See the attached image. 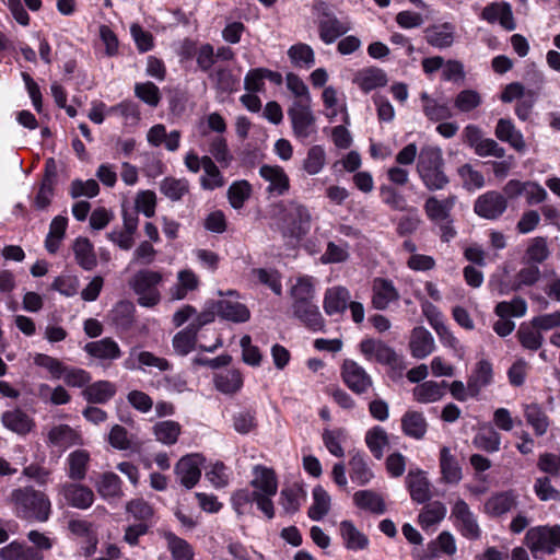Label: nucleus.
<instances>
[{"mask_svg":"<svg viewBox=\"0 0 560 560\" xmlns=\"http://www.w3.org/2000/svg\"><path fill=\"white\" fill-rule=\"evenodd\" d=\"M417 173L423 186L430 191L443 190L450 184L441 148L424 145L417 159Z\"/></svg>","mask_w":560,"mask_h":560,"instance_id":"obj_1","label":"nucleus"},{"mask_svg":"<svg viewBox=\"0 0 560 560\" xmlns=\"http://www.w3.org/2000/svg\"><path fill=\"white\" fill-rule=\"evenodd\" d=\"M11 501L16 514L25 520L46 522L50 515L48 497L32 487L19 488L12 491Z\"/></svg>","mask_w":560,"mask_h":560,"instance_id":"obj_2","label":"nucleus"},{"mask_svg":"<svg viewBox=\"0 0 560 560\" xmlns=\"http://www.w3.org/2000/svg\"><path fill=\"white\" fill-rule=\"evenodd\" d=\"M525 544L535 559H542L560 549V525L530 527L525 535Z\"/></svg>","mask_w":560,"mask_h":560,"instance_id":"obj_3","label":"nucleus"},{"mask_svg":"<svg viewBox=\"0 0 560 560\" xmlns=\"http://www.w3.org/2000/svg\"><path fill=\"white\" fill-rule=\"evenodd\" d=\"M312 215L308 209L295 201H289L282 209L280 230L285 238L302 240L311 230Z\"/></svg>","mask_w":560,"mask_h":560,"instance_id":"obj_4","label":"nucleus"},{"mask_svg":"<svg viewBox=\"0 0 560 560\" xmlns=\"http://www.w3.org/2000/svg\"><path fill=\"white\" fill-rule=\"evenodd\" d=\"M163 276L159 271L149 269L140 270L130 279L129 284L139 296L138 303L145 307L156 305L161 295L158 285L162 282Z\"/></svg>","mask_w":560,"mask_h":560,"instance_id":"obj_5","label":"nucleus"},{"mask_svg":"<svg viewBox=\"0 0 560 560\" xmlns=\"http://www.w3.org/2000/svg\"><path fill=\"white\" fill-rule=\"evenodd\" d=\"M450 520L455 529L467 540L475 541L481 538L482 530L477 516L465 500L459 498L455 501L451 510Z\"/></svg>","mask_w":560,"mask_h":560,"instance_id":"obj_6","label":"nucleus"},{"mask_svg":"<svg viewBox=\"0 0 560 560\" xmlns=\"http://www.w3.org/2000/svg\"><path fill=\"white\" fill-rule=\"evenodd\" d=\"M508 209L505 196L497 190H488L474 202V212L486 220H498Z\"/></svg>","mask_w":560,"mask_h":560,"instance_id":"obj_7","label":"nucleus"},{"mask_svg":"<svg viewBox=\"0 0 560 560\" xmlns=\"http://www.w3.org/2000/svg\"><path fill=\"white\" fill-rule=\"evenodd\" d=\"M310 103L294 102L288 110L294 135L300 139H306L315 131V116L311 110Z\"/></svg>","mask_w":560,"mask_h":560,"instance_id":"obj_8","label":"nucleus"},{"mask_svg":"<svg viewBox=\"0 0 560 560\" xmlns=\"http://www.w3.org/2000/svg\"><path fill=\"white\" fill-rule=\"evenodd\" d=\"M457 201V196L450 194L444 199H439L436 196H430L425 199L423 210L428 219L432 222H446L453 223L452 210Z\"/></svg>","mask_w":560,"mask_h":560,"instance_id":"obj_9","label":"nucleus"},{"mask_svg":"<svg viewBox=\"0 0 560 560\" xmlns=\"http://www.w3.org/2000/svg\"><path fill=\"white\" fill-rule=\"evenodd\" d=\"M58 493L68 505L80 510L90 508L94 502L93 491L81 483L65 482L59 486Z\"/></svg>","mask_w":560,"mask_h":560,"instance_id":"obj_10","label":"nucleus"},{"mask_svg":"<svg viewBox=\"0 0 560 560\" xmlns=\"http://www.w3.org/2000/svg\"><path fill=\"white\" fill-rule=\"evenodd\" d=\"M203 460L200 454H189L182 457L175 465V474L179 478L180 485L186 489H191L198 483L201 477L199 466Z\"/></svg>","mask_w":560,"mask_h":560,"instance_id":"obj_11","label":"nucleus"},{"mask_svg":"<svg viewBox=\"0 0 560 560\" xmlns=\"http://www.w3.org/2000/svg\"><path fill=\"white\" fill-rule=\"evenodd\" d=\"M480 19L490 24L499 22L506 31L516 28L512 7L506 1H495L487 4L481 11Z\"/></svg>","mask_w":560,"mask_h":560,"instance_id":"obj_12","label":"nucleus"},{"mask_svg":"<svg viewBox=\"0 0 560 560\" xmlns=\"http://www.w3.org/2000/svg\"><path fill=\"white\" fill-rule=\"evenodd\" d=\"M492 363L487 359L479 360L467 380V390L470 397L477 398L482 388L493 383Z\"/></svg>","mask_w":560,"mask_h":560,"instance_id":"obj_13","label":"nucleus"},{"mask_svg":"<svg viewBox=\"0 0 560 560\" xmlns=\"http://www.w3.org/2000/svg\"><path fill=\"white\" fill-rule=\"evenodd\" d=\"M406 487L413 502L424 504L431 500V483L422 469L409 470Z\"/></svg>","mask_w":560,"mask_h":560,"instance_id":"obj_14","label":"nucleus"},{"mask_svg":"<svg viewBox=\"0 0 560 560\" xmlns=\"http://www.w3.org/2000/svg\"><path fill=\"white\" fill-rule=\"evenodd\" d=\"M342 378L347 386L357 394L364 393L372 384L365 371L351 360H346L342 365Z\"/></svg>","mask_w":560,"mask_h":560,"instance_id":"obj_15","label":"nucleus"},{"mask_svg":"<svg viewBox=\"0 0 560 560\" xmlns=\"http://www.w3.org/2000/svg\"><path fill=\"white\" fill-rule=\"evenodd\" d=\"M516 495L512 490H508L497 492L488 498L485 502L483 509L488 516L497 518L506 514L512 509L516 508Z\"/></svg>","mask_w":560,"mask_h":560,"instance_id":"obj_16","label":"nucleus"},{"mask_svg":"<svg viewBox=\"0 0 560 560\" xmlns=\"http://www.w3.org/2000/svg\"><path fill=\"white\" fill-rule=\"evenodd\" d=\"M260 176L269 182L268 191L281 196L290 188V179L281 166L262 165L259 168Z\"/></svg>","mask_w":560,"mask_h":560,"instance_id":"obj_17","label":"nucleus"},{"mask_svg":"<svg viewBox=\"0 0 560 560\" xmlns=\"http://www.w3.org/2000/svg\"><path fill=\"white\" fill-rule=\"evenodd\" d=\"M351 295L345 287H332L326 290L324 296V311L327 315L343 313L350 302Z\"/></svg>","mask_w":560,"mask_h":560,"instance_id":"obj_18","label":"nucleus"},{"mask_svg":"<svg viewBox=\"0 0 560 560\" xmlns=\"http://www.w3.org/2000/svg\"><path fill=\"white\" fill-rule=\"evenodd\" d=\"M411 355L424 359L434 350V339L431 332L422 326L415 327L409 341Z\"/></svg>","mask_w":560,"mask_h":560,"instance_id":"obj_19","label":"nucleus"},{"mask_svg":"<svg viewBox=\"0 0 560 560\" xmlns=\"http://www.w3.org/2000/svg\"><path fill=\"white\" fill-rule=\"evenodd\" d=\"M427 43L435 48H448L454 43V26L445 22L439 25H430L424 30Z\"/></svg>","mask_w":560,"mask_h":560,"instance_id":"obj_20","label":"nucleus"},{"mask_svg":"<svg viewBox=\"0 0 560 560\" xmlns=\"http://www.w3.org/2000/svg\"><path fill=\"white\" fill-rule=\"evenodd\" d=\"M293 315L300 319L307 328L316 331L322 330L325 320L317 307L312 301L299 304H292Z\"/></svg>","mask_w":560,"mask_h":560,"instance_id":"obj_21","label":"nucleus"},{"mask_svg":"<svg viewBox=\"0 0 560 560\" xmlns=\"http://www.w3.org/2000/svg\"><path fill=\"white\" fill-rule=\"evenodd\" d=\"M217 314L233 323H245L250 318V312L245 304L237 301L220 300L215 302Z\"/></svg>","mask_w":560,"mask_h":560,"instance_id":"obj_22","label":"nucleus"},{"mask_svg":"<svg viewBox=\"0 0 560 560\" xmlns=\"http://www.w3.org/2000/svg\"><path fill=\"white\" fill-rule=\"evenodd\" d=\"M84 350L91 357L100 360H116L121 355L118 343L109 337L88 342Z\"/></svg>","mask_w":560,"mask_h":560,"instance_id":"obj_23","label":"nucleus"},{"mask_svg":"<svg viewBox=\"0 0 560 560\" xmlns=\"http://www.w3.org/2000/svg\"><path fill=\"white\" fill-rule=\"evenodd\" d=\"M254 478L250 485L260 493H267L275 495L278 489V481L276 472L271 468H267L261 465H256L253 468Z\"/></svg>","mask_w":560,"mask_h":560,"instance_id":"obj_24","label":"nucleus"},{"mask_svg":"<svg viewBox=\"0 0 560 560\" xmlns=\"http://www.w3.org/2000/svg\"><path fill=\"white\" fill-rule=\"evenodd\" d=\"M350 26L339 21L335 15L324 13L319 21V36L326 44L334 43L338 37L346 34Z\"/></svg>","mask_w":560,"mask_h":560,"instance_id":"obj_25","label":"nucleus"},{"mask_svg":"<svg viewBox=\"0 0 560 560\" xmlns=\"http://www.w3.org/2000/svg\"><path fill=\"white\" fill-rule=\"evenodd\" d=\"M448 386L446 381L438 383L435 381H425L413 388V397L421 404L434 402L444 396V389Z\"/></svg>","mask_w":560,"mask_h":560,"instance_id":"obj_26","label":"nucleus"},{"mask_svg":"<svg viewBox=\"0 0 560 560\" xmlns=\"http://www.w3.org/2000/svg\"><path fill=\"white\" fill-rule=\"evenodd\" d=\"M440 469L442 479L446 483H457L463 477L458 460L446 446L440 451Z\"/></svg>","mask_w":560,"mask_h":560,"instance_id":"obj_27","label":"nucleus"},{"mask_svg":"<svg viewBox=\"0 0 560 560\" xmlns=\"http://www.w3.org/2000/svg\"><path fill=\"white\" fill-rule=\"evenodd\" d=\"M108 443L119 451L140 452L142 443L129 436L126 428L119 424L112 427L108 434Z\"/></svg>","mask_w":560,"mask_h":560,"instance_id":"obj_28","label":"nucleus"},{"mask_svg":"<svg viewBox=\"0 0 560 560\" xmlns=\"http://www.w3.org/2000/svg\"><path fill=\"white\" fill-rule=\"evenodd\" d=\"M167 542V549L173 560H192L195 552L192 547L183 538L168 530H159Z\"/></svg>","mask_w":560,"mask_h":560,"instance_id":"obj_29","label":"nucleus"},{"mask_svg":"<svg viewBox=\"0 0 560 560\" xmlns=\"http://www.w3.org/2000/svg\"><path fill=\"white\" fill-rule=\"evenodd\" d=\"M2 560H43V555L33 547L13 541L0 549Z\"/></svg>","mask_w":560,"mask_h":560,"instance_id":"obj_30","label":"nucleus"},{"mask_svg":"<svg viewBox=\"0 0 560 560\" xmlns=\"http://www.w3.org/2000/svg\"><path fill=\"white\" fill-rule=\"evenodd\" d=\"M423 114L431 121H443L453 117V112L447 103H438L427 92L421 93Z\"/></svg>","mask_w":560,"mask_h":560,"instance_id":"obj_31","label":"nucleus"},{"mask_svg":"<svg viewBox=\"0 0 560 560\" xmlns=\"http://www.w3.org/2000/svg\"><path fill=\"white\" fill-rule=\"evenodd\" d=\"M339 530L347 549H364L369 544L368 537L351 521H342L339 525Z\"/></svg>","mask_w":560,"mask_h":560,"instance_id":"obj_32","label":"nucleus"},{"mask_svg":"<svg viewBox=\"0 0 560 560\" xmlns=\"http://www.w3.org/2000/svg\"><path fill=\"white\" fill-rule=\"evenodd\" d=\"M354 504L373 514H382L385 510L383 497L372 490H360L353 494Z\"/></svg>","mask_w":560,"mask_h":560,"instance_id":"obj_33","label":"nucleus"},{"mask_svg":"<svg viewBox=\"0 0 560 560\" xmlns=\"http://www.w3.org/2000/svg\"><path fill=\"white\" fill-rule=\"evenodd\" d=\"M116 393V387L108 381H98L84 388L82 395L89 402L104 404Z\"/></svg>","mask_w":560,"mask_h":560,"instance_id":"obj_34","label":"nucleus"},{"mask_svg":"<svg viewBox=\"0 0 560 560\" xmlns=\"http://www.w3.org/2000/svg\"><path fill=\"white\" fill-rule=\"evenodd\" d=\"M353 82L368 93L385 84V74L382 69L370 67L360 70L354 75Z\"/></svg>","mask_w":560,"mask_h":560,"instance_id":"obj_35","label":"nucleus"},{"mask_svg":"<svg viewBox=\"0 0 560 560\" xmlns=\"http://www.w3.org/2000/svg\"><path fill=\"white\" fill-rule=\"evenodd\" d=\"M2 423L18 434H26L32 430V419L21 409L8 410L2 415Z\"/></svg>","mask_w":560,"mask_h":560,"instance_id":"obj_36","label":"nucleus"},{"mask_svg":"<svg viewBox=\"0 0 560 560\" xmlns=\"http://www.w3.org/2000/svg\"><path fill=\"white\" fill-rule=\"evenodd\" d=\"M520 345L529 351H537L541 348L544 336L540 329L533 327V324L522 323L516 332Z\"/></svg>","mask_w":560,"mask_h":560,"instance_id":"obj_37","label":"nucleus"},{"mask_svg":"<svg viewBox=\"0 0 560 560\" xmlns=\"http://www.w3.org/2000/svg\"><path fill=\"white\" fill-rule=\"evenodd\" d=\"M524 417L527 423L534 429L536 436L546 434L549 428V418L538 404L526 405Z\"/></svg>","mask_w":560,"mask_h":560,"instance_id":"obj_38","label":"nucleus"},{"mask_svg":"<svg viewBox=\"0 0 560 560\" xmlns=\"http://www.w3.org/2000/svg\"><path fill=\"white\" fill-rule=\"evenodd\" d=\"M77 262L85 270H92L96 264L93 245L86 237H79L73 244Z\"/></svg>","mask_w":560,"mask_h":560,"instance_id":"obj_39","label":"nucleus"},{"mask_svg":"<svg viewBox=\"0 0 560 560\" xmlns=\"http://www.w3.org/2000/svg\"><path fill=\"white\" fill-rule=\"evenodd\" d=\"M446 515V506L441 501L427 502L421 510L418 521L427 529L440 523Z\"/></svg>","mask_w":560,"mask_h":560,"instance_id":"obj_40","label":"nucleus"},{"mask_svg":"<svg viewBox=\"0 0 560 560\" xmlns=\"http://www.w3.org/2000/svg\"><path fill=\"white\" fill-rule=\"evenodd\" d=\"M313 504L310 506L307 515L313 521H320L330 510L331 499L322 486L313 489Z\"/></svg>","mask_w":560,"mask_h":560,"instance_id":"obj_41","label":"nucleus"},{"mask_svg":"<svg viewBox=\"0 0 560 560\" xmlns=\"http://www.w3.org/2000/svg\"><path fill=\"white\" fill-rule=\"evenodd\" d=\"M401 427L406 435L417 440L422 439L427 432V421L417 411L407 412L401 419Z\"/></svg>","mask_w":560,"mask_h":560,"instance_id":"obj_42","label":"nucleus"},{"mask_svg":"<svg viewBox=\"0 0 560 560\" xmlns=\"http://www.w3.org/2000/svg\"><path fill=\"white\" fill-rule=\"evenodd\" d=\"M89 459V454L83 450H77L72 452L68 458L69 478L74 481H80L84 479L88 470Z\"/></svg>","mask_w":560,"mask_h":560,"instance_id":"obj_43","label":"nucleus"},{"mask_svg":"<svg viewBox=\"0 0 560 560\" xmlns=\"http://www.w3.org/2000/svg\"><path fill=\"white\" fill-rule=\"evenodd\" d=\"M427 548L439 557L441 555L453 557L457 551L455 538L447 530L441 532L435 539L428 544Z\"/></svg>","mask_w":560,"mask_h":560,"instance_id":"obj_44","label":"nucleus"},{"mask_svg":"<svg viewBox=\"0 0 560 560\" xmlns=\"http://www.w3.org/2000/svg\"><path fill=\"white\" fill-rule=\"evenodd\" d=\"M214 384L218 390L224 394H233L241 388L243 380L237 370H229L217 374L214 377Z\"/></svg>","mask_w":560,"mask_h":560,"instance_id":"obj_45","label":"nucleus"},{"mask_svg":"<svg viewBox=\"0 0 560 560\" xmlns=\"http://www.w3.org/2000/svg\"><path fill=\"white\" fill-rule=\"evenodd\" d=\"M527 312V303L521 296H515L511 302H499L494 307V313L500 318L522 317Z\"/></svg>","mask_w":560,"mask_h":560,"instance_id":"obj_46","label":"nucleus"},{"mask_svg":"<svg viewBox=\"0 0 560 560\" xmlns=\"http://www.w3.org/2000/svg\"><path fill=\"white\" fill-rule=\"evenodd\" d=\"M197 335L195 329L189 326L178 331L172 340L175 352L179 355L188 354L196 347Z\"/></svg>","mask_w":560,"mask_h":560,"instance_id":"obj_47","label":"nucleus"},{"mask_svg":"<svg viewBox=\"0 0 560 560\" xmlns=\"http://www.w3.org/2000/svg\"><path fill=\"white\" fill-rule=\"evenodd\" d=\"M78 434L68 424L56 425L48 432V441L59 447H68L77 443Z\"/></svg>","mask_w":560,"mask_h":560,"instance_id":"obj_48","label":"nucleus"},{"mask_svg":"<svg viewBox=\"0 0 560 560\" xmlns=\"http://www.w3.org/2000/svg\"><path fill=\"white\" fill-rule=\"evenodd\" d=\"M550 255L547 238L544 236L534 237L525 250V257L533 265L542 264Z\"/></svg>","mask_w":560,"mask_h":560,"instance_id":"obj_49","label":"nucleus"},{"mask_svg":"<svg viewBox=\"0 0 560 560\" xmlns=\"http://www.w3.org/2000/svg\"><path fill=\"white\" fill-rule=\"evenodd\" d=\"M161 192L173 201H178L189 191V185L186 179L166 177L161 182Z\"/></svg>","mask_w":560,"mask_h":560,"instance_id":"obj_50","label":"nucleus"},{"mask_svg":"<svg viewBox=\"0 0 560 560\" xmlns=\"http://www.w3.org/2000/svg\"><path fill=\"white\" fill-rule=\"evenodd\" d=\"M326 164V153L320 145H313L308 149L303 161V170L310 175L318 174Z\"/></svg>","mask_w":560,"mask_h":560,"instance_id":"obj_51","label":"nucleus"},{"mask_svg":"<svg viewBox=\"0 0 560 560\" xmlns=\"http://www.w3.org/2000/svg\"><path fill=\"white\" fill-rule=\"evenodd\" d=\"M97 491L103 498H119L122 495L121 482L114 472H105L97 482Z\"/></svg>","mask_w":560,"mask_h":560,"instance_id":"obj_52","label":"nucleus"},{"mask_svg":"<svg viewBox=\"0 0 560 560\" xmlns=\"http://www.w3.org/2000/svg\"><path fill=\"white\" fill-rule=\"evenodd\" d=\"M457 174L467 190L479 189L485 186V177L481 172L475 170L469 163L463 164L457 168Z\"/></svg>","mask_w":560,"mask_h":560,"instance_id":"obj_53","label":"nucleus"},{"mask_svg":"<svg viewBox=\"0 0 560 560\" xmlns=\"http://www.w3.org/2000/svg\"><path fill=\"white\" fill-rule=\"evenodd\" d=\"M180 433V425L175 421H161L154 425V434L156 440L164 444L176 443Z\"/></svg>","mask_w":560,"mask_h":560,"instance_id":"obj_54","label":"nucleus"},{"mask_svg":"<svg viewBox=\"0 0 560 560\" xmlns=\"http://www.w3.org/2000/svg\"><path fill=\"white\" fill-rule=\"evenodd\" d=\"M288 56L296 67H312L315 62L314 51L306 44H296L290 47Z\"/></svg>","mask_w":560,"mask_h":560,"instance_id":"obj_55","label":"nucleus"},{"mask_svg":"<svg viewBox=\"0 0 560 560\" xmlns=\"http://www.w3.org/2000/svg\"><path fill=\"white\" fill-rule=\"evenodd\" d=\"M233 428L240 434H247L257 428L256 412L243 409L233 415Z\"/></svg>","mask_w":560,"mask_h":560,"instance_id":"obj_56","label":"nucleus"},{"mask_svg":"<svg viewBox=\"0 0 560 560\" xmlns=\"http://www.w3.org/2000/svg\"><path fill=\"white\" fill-rule=\"evenodd\" d=\"M474 445L483 452L494 453L500 450L501 435L493 429L487 432H479L475 435Z\"/></svg>","mask_w":560,"mask_h":560,"instance_id":"obj_57","label":"nucleus"},{"mask_svg":"<svg viewBox=\"0 0 560 560\" xmlns=\"http://www.w3.org/2000/svg\"><path fill=\"white\" fill-rule=\"evenodd\" d=\"M252 187L246 180L233 183L228 190V198L234 209H241L250 196Z\"/></svg>","mask_w":560,"mask_h":560,"instance_id":"obj_58","label":"nucleus"},{"mask_svg":"<svg viewBox=\"0 0 560 560\" xmlns=\"http://www.w3.org/2000/svg\"><path fill=\"white\" fill-rule=\"evenodd\" d=\"M292 304L311 302L314 299V285L310 278H300L291 288Z\"/></svg>","mask_w":560,"mask_h":560,"instance_id":"obj_59","label":"nucleus"},{"mask_svg":"<svg viewBox=\"0 0 560 560\" xmlns=\"http://www.w3.org/2000/svg\"><path fill=\"white\" fill-rule=\"evenodd\" d=\"M365 443L374 457L381 459L385 445V430L380 425L370 429L365 435Z\"/></svg>","mask_w":560,"mask_h":560,"instance_id":"obj_60","label":"nucleus"},{"mask_svg":"<svg viewBox=\"0 0 560 560\" xmlns=\"http://www.w3.org/2000/svg\"><path fill=\"white\" fill-rule=\"evenodd\" d=\"M534 491L540 501H560V491L551 485V479L548 476L535 480Z\"/></svg>","mask_w":560,"mask_h":560,"instance_id":"obj_61","label":"nucleus"},{"mask_svg":"<svg viewBox=\"0 0 560 560\" xmlns=\"http://www.w3.org/2000/svg\"><path fill=\"white\" fill-rule=\"evenodd\" d=\"M481 104V96L477 91L463 90L460 91L454 101L455 107L463 112L468 113L477 108Z\"/></svg>","mask_w":560,"mask_h":560,"instance_id":"obj_62","label":"nucleus"},{"mask_svg":"<svg viewBox=\"0 0 560 560\" xmlns=\"http://www.w3.org/2000/svg\"><path fill=\"white\" fill-rule=\"evenodd\" d=\"M210 78L214 81L217 90L222 93H232L238 84V80L229 69H218L210 74Z\"/></svg>","mask_w":560,"mask_h":560,"instance_id":"obj_63","label":"nucleus"},{"mask_svg":"<svg viewBox=\"0 0 560 560\" xmlns=\"http://www.w3.org/2000/svg\"><path fill=\"white\" fill-rule=\"evenodd\" d=\"M537 468L552 477L560 475V454L545 452L539 455Z\"/></svg>","mask_w":560,"mask_h":560,"instance_id":"obj_64","label":"nucleus"}]
</instances>
